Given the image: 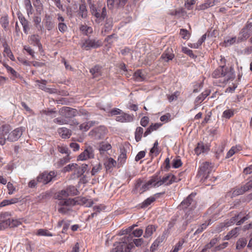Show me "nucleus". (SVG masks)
Masks as SVG:
<instances>
[{"instance_id":"f257e3e1","label":"nucleus","mask_w":252,"mask_h":252,"mask_svg":"<svg viewBox=\"0 0 252 252\" xmlns=\"http://www.w3.org/2000/svg\"><path fill=\"white\" fill-rule=\"evenodd\" d=\"M169 178V176H164L161 178L158 174H155L152 176L148 181L143 185H142V181L139 180L135 185V188L141 194L152 188H158L161 186L166 183Z\"/></svg>"},{"instance_id":"f03ea898","label":"nucleus","mask_w":252,"mask_h":252,"mask_svg":"<svg viewBox=\"0 0 252 252\" xmlns=\"http://www.w3.org/2000/svg\"><path fill=\"white\" fill-rule=\"evenodd\" d=\"M195 194L193 193L189 195L185 199H184L180 205V208L182 209H189L185 214L184 218L187 221H190L192 219L195 218V213L193 211L196 208V201L194 200L193 197Z\"/></svg>"},{"instance_id":"7ed1b4c3","label":"nucleus","mask_w":252,"mask_h":252,"mask_svg":"<svg viewBox=\"0 0 252 252\" xmlns=\"http://www.w3.org/2000/svg\"><path fill=\"white\" fill-rule=\"evenodd\" d=\"M92 15L95 18V22L100 24L107 18V13L105 3L98 1L96 4L91 5L90 7Z\"/></svg>"},{"instance_id":"20e7f679","label":"nucleus","mask_w":252,"mask_h":252,"mask_svg":"<svg viewBox=\"0 0 252 252\" xmlns=\"http://www.w3.org/2000/svg\"><path fill=\"white\" fill-rule=\"evenodd\" d=\"M212 76L214 78H221L223 83L235 78L234 71L232 67L227 68L224 65L220 66L212 73Z\"/></svg>"},{"instance_id":"39448f33","label":"nucleus","mask_w":252,"mask_h":252,"mask_svg":"<svg viewBox=\"0 0 252 252\" xmlns=\"http://www.w3.org/2000/svg\"><path fill=\"white\" fill-rule=\"evenodd\" d=\"M131 237L124 236L120 239L119 242H115L111 252H130L134 248L132 244Z\"/></svg>"},{"instance_id":"423d86ee","label":"nucleus","mask_w":252,"mask_h":252,"mask_svg":"<svg viewBox=\"0 0 252 252\" xmlns=\"http://www.w3.org/2000/svg\"><path fill=\"white\" fill-rule=\"evenodd\" d=\"M64 189L58 192L56 198L58 199L57 204L59 206H72L75 204L73 199L66 198L68 197Z\"/></svg>"},{"instance_id":"0eeeda50","label":"nucleus","mask_w":252,"mask_h":252,"mask_svg":"<svg viewBox=\"0 0 252 252\" xmlns=\"http://www.w3.org/2000/svg\"><path fill=\"white\" fill-rule=\"evenodd\" d=\"M252 23L248 22L239 33L237 43H239L246 41L250 36L252 30Z\"/></svg>"},{"instance_id":"6e6552de","label":"nucleus","mask_w":252,"mask_h":252,"mask_svg":"<svg viewBox=\"0 0 252 252\" xmlns=\"http://www.w3.org/2000/svg\"><path fill=\"white\" fill-rule=\"evenodd\" d=\"M213 170V165L211 163L206 161L203 162L200 167V169L198 171V175L202 176V178L204 180L207 179L209 178V175L211 173Z\"/></svg>"},{"instance_id":"1a4fd4ad","label":"nucleus","mask_w":252,"mask_h":252,"mask_svg":"<svg viewBox=\"0 0 252 252\" xmlns=\"http://www.w3.org/2000/svg\"><path fill=\"white\" fill-rule=\"evenodd\" d=\"M102 45L101 40L97 38H89L83 43L82 47L86 50H90L91 48H97Z\"/></svg>"},{"instance_id":"9d476101","label":"nucleus","mask_w":252,"mask_h":252,"mask_svg":"<svg viewBox=\"0 0 252 252\" xmlns=\"http://www.w3.org/2000/svg\"><path fill=\"white\" fill-rule=\"evenodd\" d=\"M10 214L9 212H4L0 214V230L5 228V227L10 226L12 227L14 225H15V224L14 223L12 224L11 223L14 222V220H11L9 218Z\"/></svg>"},{"instance_id":"9b49d317","label":"nucleus","mask_w":252,"mask_h":252,"mask_svg":"<svg viewBox=\"0 0 252 252\" xmlns=\"http://www.w3.org/2000/svg\"><path fill=\"white\" fill-rule=\"evenodd\" d=\"M56 173L54 171H50L49 173L44 172L37 176V181L43 184H47L51 181L54 178L56 177Z\"/></svg>"},{"instance_id":"f8f14e48","label":"nucleus","mask_w":252,"mask_h":252,"mask_svg":"<svg viewBox=\"0 0 252 252\" xmlns=\"http://www.w3.org/2000/svg\"><path fill=\"white\" fill-rule=\"evenodd\" d=\"M107 133L106 128L105 126H100L91 130L90 132V135L95 140H100L104 138Z\"/></svg>"},{"instance_id":"ddd939ff","label":"nucleus","mask_w":252,"mask_h":252,"mask_svg":"<svg viewBox=\"0 0 252 252\" xmlns=\"http://www.w3.org/2000/svg\"><path fill=\"white\" fill-rule=\"evenodd\" d=\"M59 113L66 118H71L78 115V110L68 107H63L59 110Z\"/></svg>"},{"instance_id":"4468645a","label":"nucleus","mask_w":252,"mask_h":252,"mask_svg":"<svg viewBox=\"0 0 252 252\" xmlns=\"http://www.w3.org/2000/svg\"><path fill=\"white\" fill-rule=\"evenodd\" d=\"M252 188V178L245 185L240 188H237L234 189L232 195L233 197L238 196L244 193Z\"/></svg>"},{"instance_id":"2eb2a0df","label":"nucleus","mask_w":252,"mask_h":252,"mask_svg":"<svg viewBox=\"0 0 252 252\" xmlns=\"http://www.w3.org/2000/svg\"><path fill=\"white\" fill-rule=\"evenodd\" d=\"M24 130L25 128L22 127L15 129L10 133L9 132L7 140L11 142L17 141L22 136Z\"/></svg>"},{"instance_id":"dca6fc26","label":"nucleus","mask_w":252,"mask_h":252,"mask_svg":"<svg viewBox=\"0 0 252 252\" xmlns=\"http://www.w3.org/2000/svg\"><path fill=\"white\" fill-rule=\"evenodd\" d=\"M94 150L91 146L86 147L84 151L78 157V160H84L88 158H94Z\"/></svg>"},{"instance_id":"f3484780","label":"nucleus","mask_w":252,"mask_h":252,"mask_svg":"<svg viewBox=\"0 0 252 252\" xmlns=\"http://www.w3.org/2000/svg\"><path fill=\"white\" fill-rule=\"evenodd\" d=\"M10 131L8 126H2L0 127V144L3 145L7 140V136Z\"/></svg>"},{"instance_id":"a211bd4d","label":"nucleus","mask_w":252,"mask_h":252,"mask_svg":"<svg viewBox=\"0 0 252 252\" xmlns=\"http://www.w3.org/2000/svg\"><path fill=\"white\" fill-rule=\"evenodd\" d=\"M36 82L38 83L39 88L46 92L50 94H56L57 93V90L56 89L49 88L46 87L47 81L45 80H37Z\"/></svg>"},{"instance_id":"6ab92c4d","label":"nucleus","mask_w":252,"mask_h":252,"mask_svg":"<svg viewBox=\"0 0 252 252\" xmlns=\"http://www.w3.org/2000/svg\"><path fill=\"white\" fill-rule=\"evenodd\" d=\"M174 57L172 49L170 48H167L166 50L162 53L160 58V60L165 62H168L171 61Z\"/></svg>"},{"instance_id":"aec40b11","label":"nucleus","mask_w":252,"mask_h":252,"mask_svg":"<svg viewBox=\"0 0 252 252\" xmlns=\"http://www.w3.org/2000/svg\"><path fill=\"white\" fill-rule=\"evenodd\" d=\"M18 17L20 23L23 26V31L24 33L26 34H28L29 33V31L30 29L29 26V22L25 18V17L21 13L18 14Z\"/></svg>"},{"instance_id":"412c9836","label":"nucleus","mask_w":252,"mask_h":252,"mask_svg":"<svg viewBox=\"0 0 252 252\" xmlns=\"http://www.w3.org/2000/svg\"><path fill=\"white\" fill-rule=\"evenodd\" d=\"M209 150V147L204 143L200 142L197 144L194 149L195 153L199 156L201 154L206 153Z\"/></svg>"},{"instance_id":"4be33fe9","label":"nucleus","mask_w":252,"mask_h":252,"mask_svg":"<svg viewBox=\"0 0 252 252\" xmlns=\"http://www.w3.org/2000/svg\"><path fill=\"white\" fill-rule=\"evenodd\" d=\"M157 227L158 226L155 225H148L145 229L144 237L146 238L150 237L153 234L154 232L156 231Z\"/></svg>"},{"instance_id":"5701e85b","label":"nucleus","mask_w":252,"mask_h":252,"mask_svg":"<svg viewBox=\"0 0 252 252\" xmlns=\"http://www.w3.org/2000/svg\"><path fill=\"white\" fill-rule=\"evenodd\" d=\"M4 66L6 68L7 72L12 75L11 78L12 80H15L16 78H19L21 80L23 79V77L11 66L7 64H4Z\"/></svg>"},{"instance_id":"b1692460","label":"nucleus","mask_w":252,"mask_h":252,"mask_svg":"<svg viewBox=\"0 0 252 252\" xmlns=\"http://www.w3.org/2000/svg\"><path fill=\"white\" fill-rule=\"evenodd\" d=\"M112 146L110 144L101 142L99 144L98 150L101 155H104L106 152L110 150Z\"/></svg>"},{"instance_id":"393cba45","label":"nucleus","mask_w":252,"mask_h":252,"mask_svg":"<svg viewBox=\"0 0 252 252\" xmlns=\"http://www.w3.org/2000/svg\"><path fill=\"white\" fill-rule=\"evenodd\" d=\"M88 165L86 164H83L81 166H79L77 164V167L75 169L74 174L77 177H79L86 171Z\"/></svg>"},{"instance_id":"a878e982","label":"nucleus","mask_w":252,"mask_h":252,"mask_svg":"<svg viewBox=\"0 0 252 252\" xmlns=\"http://www.w3.org/2000/svg\"><path fill=\"white\" fill-rule=\"evenodd\" d=\"M58 131L60 136L64 139L69 138L71 135V130L66 127L60 128Z\"/></svg>"},{"instance_id":"bb28decb","label":"nucleus","mask_w":252,"mask_h":252,"mask_svg":"<svg viewBox=\"0 0 252 252\" xmlns=\"http://www.w3.org/2000/svg\"><path fill=\"white\" fill-rule=\"evenodd\" d=\"M78 14L83 19L87 17L88 10L85 3H83L80 4Z\"/></svg>"},{"instance_id":"cd10ccee","label":"nucleus","mask_w":252,"mask_h":252,"mask_svg":"<svg viewBox=\"0 0 252 252\" xmlns=\"http://www.w3.org/2000/svg\"><path fill=\"white\" fill-rule=\"evenodd\" d=\"M162 126V124L155 123L152 124L144 133V136L146 137L150 134L152 131L157 130Z\"/></svg>"},{"instance_id":"c85d7f7f","label":"nucleus","mask_w":252,"mask_h":252,"mask_svg":"<svg viewBox=\"0 0 252 252\" xmlns=\"http://www.w3.org/2000/svg\"><path fill=\"white\" fill-rule=\"evenodd\" d=\"M127 158L126 153L125 150H121V153L118 158V167L122 166L126 162Z\"/></svg>"},{"instance_id":"c756f323","label":"nucleus","mask_w":252,"mask_h":252,"mask_svg":"<svg viewBox=\"0 0 252 252\" xmlns=\"http://www.w3.org/2000/svg\"><path fill=\"white\" fill-rule=\"evenodd\" d=\"M45 26L47 30L50 31L54 27V23L52 21L50 16L46 15L45 17Z\"/></svg>"},{"instance_id":"7c9ffc66","label":"nucleus","mask_w":252,"mask_h":252,"mask_svg":"<svg viewBox=\"0 0 252 252\" xmlns=\"http://www.w3.org/2000/svg\"><path fill=\"white\" fill-rule=\"evenodd\" d=\"M64 190L66 192V194L68 196L76 195L78 193L77 189L73 186H69L67 187Z\"/></svg>"},{"instance_id":"2f4dec72","label":"nucleus","mask_w":252,"mask_h":252,"mask_svg":"<svg viewBox=\"0 0 252 252\" xmlns=\"http://www.w3.org/2000/svg\"><path fill=\"white\" fill-rule=\"evenodd\" d=\"M80 31L86 35H89L91 34L93 32V28L91 27L88 26L86 25H82L80 27Z\"/></svg>"},{"instance_id":"473e14b6","label":"nucleus","mask_w":252,"mask_h":252,"mask_svg":"<svg viewBox=\"0 0 252 252\" xmlns=\"http://www.w3.org/2000/svg\"><path fill=\"white\" fill-rule=\"evenodd\" d=\"M240 230V227H237L235 228L232 229L230 231L228 232V233L224 236V240H229L233 236L236 237L237 236V234L238 231Z\"/></svg>"},{"instance_id":"72a5a7b5","label":"nucleus","mask_w":252,"mask_h":252,"mask_svg":"<svg viewBox=\"0 0 252 252\" xmlns=\"http://www.w3.org/2000/svg\"><path fill=\"white\" fill-rule=\"evenodd\" d=\"M31 43L34 46H37L39 47L41 46V44L40 42L39 38L38 35L33 34L29 37Z\"/></svg>"},{"instance_id":"f704fd0d","label":"nucleus","mask_w":252,"mask_h":252,"mask_svg":"<svg viewBox=\"0 0 252 252\" xmlns=\"http://www.w3.org/2000/svg\"><path fill=\"white\" fill-rule=\"evenodd\" d=\"M24 5L29 16L33 13V8L30 0H24Z\"/></svg>"},{"instance_id":"c9c22d12","label":"nucleus","mask_w":252,"mask_h":252,"mask_svg":"<svg viewBox=\"0 0 252 252\" xmlns=\"http://www.w3.org/2000/svg\"><path fill=\"white\" fill-rule=\"evenodd\" d=\"M101 67L98 65H95L90 69V72L92 73L94 78H96L101 75Z\"/></svg>"},{"instance_id":"e433bc0d","label":"nucleus","mask_w":252,"mask_h":252,"mask_svg":"<svg viewBox=\"0 0 252 252\" xmlns=\"http://www.w3.org/2000/svg\"><path fill=\"white\" fill-rule=\"evenodd\" d=\"M104 164L106 169L108 170L116 166L117 162L113 158H110L105 162Z\"/></svg>"},{"instance_id":"4c0bfd02","label":"nucleus","mask_w":252,"mask_h":252,"mask_svg":"<svg viewBox=\"0 0 252 252\" xmlns=\"http://www.w3.org/2000/svg\"><path fill=\"white\" fill-rule=\"evenodd\" d=\"M143 134V128L140 126L137 127L135 132V139L136 142H139L141 140Z\"/></svg>"},{"instance_id":"58836bf2","label":"nucleus","mask_w":252,"mask_h":252,"mask_svg":"<svg viewBox=\"0 0 252 252\" xmlns=\"http://www.w3.org/2000/svg\"><path fill=\"white\" fill-rule=\"evenodd\" d=\"M169 14L173 16H176L177 18H180L185 15V11L183 8H178L171 11Z\"/></svg>"},{"instance_id":"ea45409f","label":"nucleus","mask_w":252,"mask_h":252,"mask_svg":"<svg viewBox=\"0 0 252 252\" xmlns=\"http://www.w3.org/2000/svg\"><path fill=\"white\" fill-rule=\"evenodd\" d=\"M156 200V198L154 196H150L145 200L141 204V207L144 208L147 207L152 203Z\"/></svg>"},{"instance_id":"a19ab883","label":"nucleus","mask_w":252,"mask_h":252,"mask_svg":"<svg viewBox=\"0 0 252 252\" xmlns=\"http://www.w3.org/2000/svg\"><path fill=\"white\" fill-rule=\"evenodd\" d=\"M134 79L137 81H142L145 79V76L140 70H137L133 75Z\"/></svg>"},{"instance_id":"79ce46f5","label":"nucleus","mask_w":252,"mask_h":252,"mask_svg":"<svg viewBox=\"0 0 252 252\" xmlns=\"http://www.w3.org/2000/svg\"><path fill=\"white\" fill-rule=\"evenodd\" d=\"M247 242L245 238H240L236 243V249L239 250L242 249L246 246Z\"/></svg>"},{"instance_id":"37998d69","label":"nucleus","mask_w":252,"mask_h":252,"mask_svg":"<svg viewBox=\"0 0 252 252\" xmlns=\"http://www.w3.org/2000/svg\"><path fill=\"white\" fill-rule=\"evenodd\" d=\"M126 237H131L132 244L134 245L136 247L141 246L144 243V240L143 238H137V239H133L132 235H126Z\"/></svg>"},{"instance_id":"c03bdc74","label":"nucleus","mask_w":252,"mask_h":252,"mask_svg":"<svg viewBox=\"0 0 252 252\" xmlns=\"http://www.w3.org/2000/svg\"><path fill=\"white\" fill-rule=\"evenodd\" d=\"M234 114L233 109H229L223 111L222 117L224 119H229L232 117Z\"/></svg>"},{"instance_id":"a18cd8bd","label":"nucleus","mask_w":252,"mask_h":252,"mask_svg":"<svg viewBox=\"0 0 252 252\" xmlns=\"http://www.w3.org/2000/svg\"><path fill=\"white\" fill-rule=\"evenodd\" d=\"M0 24L2 27L6 30L9 25V21L7 16H4L0 19Z\"/></svg>"},{"instance_id":"49530a36","label":"nucleus","mask_w":252,"mask_h":252,"mask_svg":"<svg viewBox=\"0 0 252 252\" xmlns=\"http://www.w3.org/2000/svg\"><path fill=\"white\" fill-rule=\"evenodd\" d=\"M169 176V178L167 181V182L164 183V184H165L166 185H171L173 183L177 182L181 180L180 179H177V177L173 175L168 174V175H166L165 176Z\"/></svg>"},{"instance_id":"de8ad7c7","label":"nucleus","mask_w":252,"mask_h":252,"mask_svg":"<svg viewBox=\"0 0 252 252\" xmlns=\"http://www.w3.org/2000/svg\"><path fill=\"white\" fill-rule=\"evenodd\" d=\"M77 167L76 163H71L65 166L63 169V172H69L70 171H74V173H75V169Z\"/></svg>"},{"instance_id":"09e8293b","label":"nucleus","mask_w":252,"mask_h":252,"mask_svg":"<svg viewBox=\"0 0 252 252\" xmlns=\"http://www.w3.org/2000/svg\"><path fill=\"white\" fill-rule=\"evenodd\" d=\"M70 158L68 155H67L65 157H63L62 158H61L59 161H58L57 163V166L58 167H60L68 162L70 160Z\"/></svg>"},{"instance_id":"8fccbe9b","label":"nucleus","mask_w":252,"mask_h":252,"mask_svg":"<svg viewBox=\"0 0 252 252\" xmlns=\"http://www.w3.org/2000/svg\"><path fill=\"white\" fill-rule=\"evenodd\" d=\"M185 242L184 239H181L176 244L174 249L170 252H178L182 248Z\"/></svg>"},{"instance_id":"3c124183","label":"nucleus","mask_w":252,"mask_h":252,"mask_svg":"<svg viewBox=\"0 0 252 252\" xmlns=\"http://www.w3.org/2000/svg\"><path fill=\"white\" fill-rule=\"evenodd\" d=\"M37 235L39 236H52L53 234L48 230L44 229H39L38 230Z\"/></svg>"},{"instance_id":"603ef678","label":"nucleus","mask_w":252,"mask_h":252,"mask_svg":"<svg viewBox=\"0 0 252 252\" xmlns=\"http://www.w3.org/2000/svg\"><path fill=\"white\" fill-rule=\"evenodd\" d=\"M143 229L138 228V229H136L135 230H133L132 231V232L130 234H129L128 235H132V238H133V237L138 238V237H140V236H141L143 234Z\"/></svg>"},{"instance_id":"864d4df0","label":"nucleus","mask_w":252,"mask_h":252,"mask_svg":"<svg viewBox=\"0 0 252 252\" xmlns=\"http://www.w3.org/2000/svg\"><path fill=\"white\" fill-rule=\"evenodd\" d=\"M33 21L34 22L35 27L38 29H40L41 30L42 26L40 25L41 21V18L39 16H34L33 18Z\"/></svg>"},{"instance_id":"5fc2aeb1","label":"nucleus","mask_w":252,"mask_h":252,"mask_svg":"<svg viewBox=\"0 0 252 252\" xmlns=\"http://www.w3.org/2000/svg\"><path fill=\"white\" fill-rule=\"evenodd\" d=\"M60 207L58 208V212L62 214H67L70 210V207L67 206H60Z\"/></svg>"},{"instance_id":"6e6d98bb","label":"nucleus","mask_w":252,"mask_h":252,"mask_svg":"<svg viewBox=\"0 0 252 252\" xmlns=\"http://www.w3.org/2000/svg\"><path fill=\"white\" fill-rule=\"evenodd\" d=\"M182 52L193 59L196 57V56H195L193 53L192 51L188 48L187 47H183L182 48Z\"/></svg>"},{"instance_id":"4d7b16f0","label":"nucleus","mask_w":252,"mask_h":252,"mask_svg":"<svg viewBox=\"0 0 252 252\" xmlns=\"http://www.w3.org/2000/svg\"><path fill=\"white\" fill-rule=\"evenodd\" d=\"M182 164V162L180 158H174L172 161V166L174 168H177L180 167Z\"/></svg>"},{"instance_id":"13d9d810","label":"nucleus","mask_w":252,"mask_h":252,"mask_svg":"<svg viewBox=\"0 0 252 252\" xmlns=\"http://www.w3.org/2000/svg\"><path fill=\"white\" fill-rule=\"evenodd\" d=\"M171 115L169 113H166L165 115H162L160 118V120L163 123H167L171 121Z\"/></svg>"},{"instance_id":"bf43d9fd","label":"nucleus","mask_w":252,"mask_h":252,"mask_svg":"<svg viewBox=\"0 0 252 252\" xmlns=\"http://www.w3.org/2000/svg\"><path fill=\"white\" fill-rule=\"evenodd\" d=\"M102 169V166L100 163L96 164L94 166L92 170L91 174L92 175L94 176Z\"/></svg>"},{"instance_id":"052dcab7","label":"nucleus","mask_w":252,"mask_h":252,"mask_svg":"<svg viewBox=\"0 0 252 252\" xmlns=\"http://www.w3.org/2000/svg\"><path fill=\"white\" fill-rule=\"evenodd\" d=\"M122 115L124 116V119L125 123L132 122L134 119L133 115H131L126 113H122Z\"/></svg>"},{"instance_id":"680f3d73","label":"nucleus","mask_w":252,"mask_h":252,"mask_svg":"<svg viewBox=\"0 0 252 252\" xmlns=\"http://www.w3.org/2000/svg\"><path fill=\"white\" fill-rule=\"evenodd\" d=\"M180 34L182 37L184 39H188L189 37L190 34L186 29H181Z\"/></svg>"},{"instance_id":"e2e57ef3","label":"nucleus","mask_w":252,"mask_h":252,"mask_svg":"<svg viewBox=\"0 0 252 252\" xmlns=\"http://www.w3.org/2000/svg\"><path fill=\"white\" fill-rule=\"evenodd\" d=\"M233 224L230 221V220L226 221L223 223H220L219 226V228H218V230L221 231L222 230V228L224 227H228L229 226H231V225Z\"/></svg>"},{"instance_id":"0e129e2a","label":"nucleus","mask_w":252,"mask_h":252,"mask_svg":"<svg viewBox=\"0 0 252 252\" xmlns=\"http://www.w3.org/2000/svg\"><path fill=\"white\" fill-rule=\"evenodd\" d=\"M59 30L61 32H64L67 29V26L63 22H60L58 24Z\"/></svg>"},{"instance_id":"69168bd1","label":"nucleus","mask_w":252,"mask_h":252,"mask_svg":"<svg viewBox=\"0 0 252 252\" xmlns=\"http://www.w3.org/2000/svg\"><path fill=\"white\" fill-rule=\"evenodd\" d=\"M7 188L8 190V194L9 195L12 194L15 191V188L13 186V184L10 182H8L7 185Z\"/></svg>"},{"instance_id":"338daca9","label":"nucleus","mask_w":252,"mask_h":252,"mask_svg":"<svg viewBox=\"0 0 252 252\" xmlns=\"http://www.w3.org/2000/svg\"><path fill=\"white\" fill-rule=\"evenodd\" d=\"M53 122L60 125L67 124V121L65 119L61 118H57L54 119Z\"/></svg>"},{"instance_id":"774afa93","label":"nucleus","mask_w":252,"mask_h":252,"mask_svg":"<svg viewBox=\"0 0 252 252\" xmlns=\"http://www.w3.org/2000/svg\"><path fill=\"white\" fill-rule=\"evenodd\" d=\"M149 122V118L147 116H144L141 119L140 125L143 127H146L148 125Z\"/></svg>"}]
</instances>
